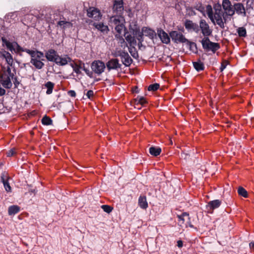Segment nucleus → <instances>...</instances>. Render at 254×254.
Returning <instances> with one entry per match:
<instances>
[{
  "mask_svg": "<svg viewBox=\"0 0 254 254\" xmlns=\"http://www.w3.org/2000/svg\"><path fill=\"white\" fill-rule=\"evenodd\" d=\"M125 51L119 50V51H116L115 53L114 56L115 57H120L121 58Z\"/></svg>",
  "mask_w": 254,
  "mask_h": 254,
  "instance_id": "49530a36",
  "label": "nucleus"
},
{
  "mask_svg": "<svg viewBox=\"0 0 254 254\" xmlns=\"http://www.w3.org/2000/svg\"><path fill=\"white\" fill-rule=\"evenodd\" d=\"M2 45L4 46L5 45L7 49L9 50L10 51H15V48L14 47V45L13 43L10 42L9 41H7L5 38L2 37L1 38Z\"/></svg>",
  "mask_w": 254,
  "mask_h": 254,
  "instance_id": "c756f323",
  "label": "nucleus"
},
{
  "mask_svg": "<svg viewBox=\"0 0 254 254\" xmlns=\"http://www.w3.org/2000/svg\"><path fill=\"white\" fill-rule=\"evenodd\" d=\"M184 25L188 30H192L196 33H198L199 31V28L197 24L193 23L191 20H186Z\"/></svg>",
  "mask_w": 254,
  "mask_h": 254,
  "instance_id": "f8f14e48",
  "label": "nucleus"
},
{
  "mask_svg": "<svg viewBox=\"0 0 254 254\" xmlns=\"http://www.w3.org/2000/svg\"><path fill=\"white\" fill-rule=\"evenodd\" d=\"M83 65V62H82L81 61L78 60L77 62H76V64L74 65L75 68L74 70V71L77 74H81V72L80 71V69H81V65Z\"/></svg>",
  "mask_w": 254,
  "mask_h": 254,
  "instance_id": "72a5a7b5",
  "label": "nucleus"
},
{
  "mask_svg": "<svg viewBox=\"0 0 254 254\" xmlns=\"http://www.w3.org/2000/svg\"><path fill=\"white\" fill-rule=\"evenodd\" d=\"M59 55L54 49H50L45 53V57L50 62H56Z\"/></svg>",
  "mask_w": 254,
  "mask_h": 254,
  "instance_id": "9b49d317",
  "label": "nucleus"
},
{
  "mask_svg": "<svg viewBox=\"0 0 254 254\" xmlns=\"http://www.w3.org/2000/svg\"><path fill=\"white\" fill-rule=\"evenodd\" d=\"M15 87L17 86V85L19 84V82L17 80V78H15V82H14Z\"/></svg>",
  "mask_w": 254,
  "mask_h": 254,
  "instance_id": "052dcab7",
  "label": "nucleus"
},
{
  "mask_svg": "<svg viewBox=\"0 0 254 254\" xmlns=\"http://www.w3.org/2000/svg\"><path fill=\"white\" fill-rule=\"evenodd\" d=\"M249 246L252 251H254V242H252L249 244Z\"/></svg>",
  "mask_w": 254,
  "mask_h": 254,
  "instance_id": "5fc2aeb1",
  "label": "nucleus"
},
{
  "mask_svg": "<svg viewBox=\"0 0 254 254\" xmlns=\"http://www.w3.org/2000/svg\"><path fill=\"white\" fill-rule=\"evenodd\" d=\"M224 20H225V22H226V19H225V18L224 17Z\"/></svg>",
  "mask_w": 254,
  "mask_h": 254,
  "instance_id": "338daca9",
  "label": "nucleus"
},
{
  "mask_svg": "<svg viewBox=\"0 0 254 254\" xmlns=\"http://www.w3.org/2000/svg\"><path fill=\"white\" fill-rule=\"evenodd\" d=\"M9 16H10L11 17L15 16L16 17L17 15H16V12H13V13H11L8 14L7 15V16L8 17Z\"/></svg>",
  "mask_w": 254,
  "mask_h": 254,
  "instance_id": "bf43d9fd",
  "label": "nucleus"
},
{
  "mask_svg": "<svg viewBox=\"0 0 254 254\" xmlns=\"http://www.w3.org/2000/svg\"><path fill=\"white\" fill-rule=\"evenodd\" d=\"M201 43L204 49L211 50L213 53L220 48L219 44L211 42L208 37H204Z\"/></svg>",
  "mask_w": 254,
  "mask_h": 254,
  "instance_id": "f03ea898",
  "label": "nucleus"
},
{
  "mask_svg": "<svg viewBox=\"0 0 254 254\" xmlns=\"http://www.w3.org/2000/svg\"><path fill=\"white\" fill-rule=\"evenodd\" d=\"M157 35L161 42L166 44L170 43V36L163 29L159 28L157 29Z\"/></svg>",
  "mask_w": 254,
  "mask_h": 254,
  "instance_id": "6e6552de",
  "label": "nucleus"
},
{
  "mask_svg": "<svg viewBox=\"0 0 254 254\" xmlns=\"http://www.w3.org/2000/svg\"><path fill=\"white\" fill-rule=\"evenodd\" d=\"M10 77H11L12 78H13V76H14V74L13 73H11V74H9V76H8Z\"/></svg>",
  "mask_w": 254,
  "mask_h": 254,
  "instance_id": "0e129e2a",
  "label": "nucleus"
},
{
  "mask_svg": "<svg viewBox=\"0 0 254 254\" xmlns=\"http://www.w3.org/2000/svg\"><path fill=\"white\" fill-rule=\"evenodd\" d=\"M16 154V151L15 148L11 149L10 150H8L7 153L6 155L7 157H11L13 155H14Z\"/></svg>",
  "mask_w": 254,
  "mask_h": 254,
  "instance_id": "a18cd8bd",
  "label": "nucleus"
},
{
  "mask_svg": "<svg viewBox=\"0 0 254 254\" xmlns=\"http://www.w3.org/2000/svg\"><path fill=\"white\" fill-rule=\"evenodd\" d=\"M214 20H216L217 24H218L221 28H224V22L223 21V19L222 17H219V18H214Z\"/></svg>",
  "mask_w": 254,
  "mask_h": 254,
  "instance_id": "ea45409f",
  "label": "nucleus"
},
{
  "mask_svg": "<svg viewBox=\"0 0 254 254\" xmlns=\"http://www.w3.org/2000/svg\"><path fill=\"white\" fill-rule=\"evenodd\" d=\"M159 87L160 85L158 83L151 84L148 87V90L155 91L159 88Z\"/></svg>",
  "mask_w": 254,
  "mask_h": 254,
  "instance_id": "79ce46f5",
  "label": "nucleus"
},
{
  "mask_svg": "<svg viewBox=\"0 0 254 254\" xmlns=\"http://www.w3.org/2000/svg\"><path fill=\"white\" fill-rule=\"evenodd\" d=\"M138 203L139 206L143 209H146L148 207L146 197L145 195H140L139 197Z\"/></svg>",
  "mask_w": 254,
  "mask_h": 254,
  "instance_id": "412c9836",
  "label": "nucleus"
},
{
  "mask_svg": "<svg viewBox=\"0 0 254 254\" xmlns=\"http://www.w3.org/2000/svg\"><path fill=\"white\" fill-rule=\"evenodd\" d=\"M198 10H199L200 11H201L202 10L200 9H198Z\"/></svg>",
  "mask_w": 254,
  "mask_h": 254,
  "instance_id": "69168bd1",
  "label": "nucleus"
},
{
  "mask_svg": "<svg viewBox=\"0 0 254 254\" xmlns=\"http://www.w3.org/2000/svg\"><path fill=\"white\" fill-rule=\"evenodd\" d=\"M123 64L126 66H129L132 63V60L127 52H125L121 58Z\"/></svg>",
  "mask_w": 254,
  "mask_h": 254,
  "instance_id": "a211bd4d",
  "label": "nucleus"
},
{
  "mask_svg": "<svg viewBox=\"0 0 254 254\" xmlns=\"http://www.w3.org/2000/svg\"><path fill=\"white\" fill-rule=\"evenodd\" d=\"M170 36L174 43H185L187 39L182 32L178 31H172L170 32Z\"/></svg>",
  "mask_w": 254,
  "mask_h": 254,
  "instance_id": "7ed1b4c3",
  "label": "nucleus"
},
{
  "mask_svg": "<svg viewBox=\"0 0 254 254\" xmlns=\"http://www.w3.org/2000/svg\"><path fill=\"white\" fill-rule=\"evenodd\" d=\"M87 16L95 20H99L102 17L100 11L95 7H90L87 10Z\"/></svg>",
  "mask_w": 254,
  "mask_h": 254,
  "instance_id": "1a4fd4ad",
  "label": "nucleus"
},
{
  "mask_svg": "<svg viewBox=\"0 0 254 254\" xmlns=\"http://www.w3.org/2000/svg\"><path fill=\"white\" fill-rule=\"evenodd\" d=\"M0 81L3 87L9 89L12 87V84L9 76H7L5 79L0 78Z\"/></svg>",
  "mask_w": 254,
  "mask_h": 254,
  "instance_id": "a878e982",
  "label": "nucleus"
},
{
  "mask_svg": "<svg viewBox=\"0 0 254 254\" xmlns=\"http://www.w3.org/2000/svg\"><path fill=\"white\" fill-rule=\"evenodd\" d=\"M1 181L3 183L4 189L7 192L11 191V188L10 186L9 183L8 182V177L7 174L5 173H2L1 175Z\"/></svg>",
  "mask_w": 254,
  "mask_h": 254,
  "instance_id": "2eb2a0df",
  "label": "nucleus"
},
{
  "mask_svg": "<svg viewBox=\"0 0 254 254\" xmlns=\"http://www.w3.org/2000/svg\"><path fill=\"white\" fill-rule=\"evenodd\" d=\"M150 154L154 156H157L159 155L161 152V149L159 147L151 146L149 149Z\"/></svg>",
  "mask_w": 254,
  "mask_h": 254,
  "instance_id": "2f4dec72",
  "label": "nucleus"
},
{
  "mask_svg": "<svg viewBox=\"0 0 254 254\" xmlns=\"http://www.w3.org/2000/svg\"><path fill=\"white\" fill-rule=\"evenodd\" d=\"M177 246L181 248L183 246V242L182 240H179L177 241Z\"/></svg>",
  "mask_w": 254,
  "mask_h": 254,
  "instance_id": "3c124183",
  "label": "nucleus"
},
{
  "mask_svg": "<svg viewBox=\"0 0 254 254\" xmlns=\"http://www.w3.org/2000/svg\"><path fill=\"white\" fill-rule=\"evenodd\" d=\"M237 32L240 37H245L247 36L246 29L243 27L238 28L237 29Z\"/></svg>",
  "mask_w": 254,
  "mask_h": 254,
  "instance_id": "58836bf2",
  "label": "nucleus"
},
{
  "mask_svg": "<svg viewBox=\"0 0 254 254\" xmlns=\"http://www.w3.org/2000/svg\"><path fill=\"white\" fill-rule=\"evenodd\" d=\"M186 43L187 47L189 48L190 50L194 54L197 53V48L196 43L191 42L187 39Z\"/></svg>",
  "mask_w": 254,
  "mask_h": 254,
  "instance_id": "b1692460",
  "label": "nucleus"
},
{
  "mask_svg": "<svg viewBox=\"0 0 254 254\" xmlns=\"http://www.w3.org/2000/svg\"><path fill=\"white\" fill-rule=\"evenodd\" d=\"M222 7L226 13L229 15L232 16L235 13L234 6H233L229 0H223L222 2Z\"/></svg>",
  "mask_w": 254,
  "mask_h": 254,
  "instance_id": "0eeeda50",
  "label": "nucleus"
},
{
  "mask_svg": "<svg viewBox=\"0 0 254 254\" xmlns=\"http://www.w3.org/2000/svg\"><path fill=\"white\" fill-rule=\"evenodd\" d=\"M106 66L108 70L112 69H117L121 67V64L117 59H112L106 63Z\"/></svg>",
  "mask_w": 254,
  "mask_h": 254,
  "instance_id": "9d476101",
  "label": "nucleus"
},
{
  "mask_svg": "<svg viewBox=\"0 0 254 254\" xmlns=\"http://www.w3.org/2000/svg\"><path fill=\"white\" fill-rule=\"evenodd\" d=\"M215 12L213 15L214 18H219V17H222L223 12L221 10V6L219 4L215 5L214 6Z\"/></svg>",
  "mask_w": 254,
  "mask_h": 254,
  "instance_id": "7c9ffc66",
  "label": "nucleus"
},
{
  "mask_svg": "<svg viewBox=\"0 0 254 254\" xmlns=\"http://www.w3.org/2000/svg\"><path fill=\"white\" fill-rule=\"evenodd\" d=\"M43 60H30V63L34 66V67L38 69H42L44 66V64L42 62Z\"/></svg>",
  "mask_w": 254,
  "mask_h": 254,
  "instance_id": "bb28decb",
  "label": "nucleus"
},
{
  "mask_svg": "<svg viewBox=\"0 0 254 254\" xmlns=\"http://www.w3.org/2000/svg\"><path fill=\"white\" fill-rule=\"evenodd\" d=\"M121 34H119L118 33V34L116 35V37L119 38V43H120V45L122 47L127 46V44L123 38V37L121 36H120Z\"/></svg>",
  "mask_w": 254,
  "mask_h": 254,
  "instance_id": "37998d69",
  "label": "nucleus"
},
{
  "mask_svg": "<svg viewBox=\"0 0 254 254\" xmlns=\"http://www.w3.org/2000/svg\"><path fill=\"white\" fill-rule=\"evenodd\" d=\"M0 55L5 59L6 62L8 65H12L13 58L12 55L9 52L3 50L0 52Z\"/></svg>",
  "mask_w": 254,
  "mask_h": 254,
  "instance_id": "f3484780",
  "label": "nucleus"
},
{
  "mask_svg": "<svg viewBox=\"0 0 254 254\" xmlns=\"http://www.w3.org/2000/svg\"><path fill=\"white\" fill-rule=\"evenodd\" d=\"M113 9L117 13H121L124 10L123 0H115L114 3Z\"/></svg>",
  "mask_w": 254,
  "mask_h": 254,
  "instance_id": "dca6fc26",
  "label": "nucleus"
},
{
  "mask_svg": "<svg viewBox=\"0 0 254 254\" xmlns=\"http://www.w3.org/2000/svg\"><path fill=\"white\" fill-rule=\"evenodd\" d=\"M234 9L238 14H246L245 8L241 3H237L234 5Z\"/></svg>",
  "mask_w": 254,
  "mask_h": 254,
  "instance_id": "5701e85b",
  "label": "nucleus"
},
{
  "mask_svg": "<svg viewBox=\"0 0 254 254\" xmlns=\"http://www.w3.org/2000/svg\"><path fill=\"white\" fill-rule=\"evenodd\" d=\"M198 26L204 37H208L212 34V30L205 19H202L200 20Z\"/></svg>",
  "mask_w": 254,
  "mask_h": 254,
  "instance_id": "20e7f679",
  "label": "nucleus"
},
{
  "mask_svg": "<svg viewBox=\"0 0 254 254\" xmlns=\"http://www.w3.org/2000/svg\"><path fill=\"white\" fill-rule=\"evenodd\" d=\"M238 193L240 195L242 196L245 198H247L248 197V194L247 190L242 187H239L238 189Z\"/></svg>",
  "mask_w": 254,
  "mask_h": 254,
  "instance_id": "e433bc0d",
  "label": "nucleus"
},
{
  "mask_svg": "<svg viewBox=\"0 0 254 254\" xmlns=\"http://www.w3.org/2000/svg\"><path fill=\"white\" fill-rule=\"evenodd\" d=\"M57 60V61H56L55 63L61 66L65 65L72 61V60L68 55H64L63 57L59 55Z\"/></svg>",
  "mask_w": 254,
  "mask_h": 254,
  "instance_id": "ddd939ff",
  "label": "nucleus"
},
{
  "mask_svg": "<svg viewBox=\"0 0 254 254\" xmlns=\"http://www.w3.org/2000/svg\"><path fill=\"white\" fill-rule=\"evenodd\" d=\"M70 63V66L73 68V70H74L75 68V65L76 64V62H75L74 61L72 60Z\"/></svg>",
  "mask_w": 254,
  "mask_h": 254,
  "instance_id": "603ef678",
  "label": "nucleus"
},
{
  "mask_svg": "<svg viewBox=\"0 0 254 254\" xmlns=\"http://www.w3.org/2000/svg\"><path fill=\"white\" fill-rule=\"evenodd\" d=\"M143 32L146 36H148L151 39H153L156 35L155 32L150 28H145L143 30Z\"/></svg>",
  "mask_w": 254,
  "mask_h": 254,
  "instance_id": "c85d7f7f",
  "label": "nucleus"
},
{
  "mask_svg": "<svg viewBox=\"0 0 254 254\" xmlns=\"http://www.w3.org/2000/svg\"><path fill=\"white\" fill-rule=\"evenodd\" d=\"M20 210V207L16 205L10 206L8 209V213L9 215H14L18 213Z\"/></svg>",
  "mask_w": 254,
  "mask_h": 254,
  "instance_id": "393cba45",
  "label": "nucleus"
},
{
  "mask_svg": "<svg viewBox=\"0 0 254 254\" xmlns=\"http://www.w3.org/2000/svg\"><path fill=\"white\" fill-rule=\"evenodd\" d=\"M101 208L106 212L110 213L113 209V207L108 205H102L101 206Z\"/></svg>",
  "mask_w": 254,
  "mask_h": 254,
  "instance_id": "a19ab883",
  "label": "nucleus"
},
{
  "mask_svg": "<svg viewBox=\"0 0 254 254\" xmlns=\"http://www.w3.org/2000/svg\"><path fill=\"white\" fill-rule=\"evenodd\" d=\"M15 45L16 46V52H24L27 53V51H31L29 49H24V48H22L17 43H15Z\"/></svg>",
  "mask_w": 254,
  "mask_h": 254,
  "instance_id": "c03bdc74",
  "label": "nucleus"
},
{
  "mask_svg": "<svg viewBox=\"0 0 254 254\" xmlns=\"http://www.w3.org/2000/svg\"><path fill=\"white\" fill-rule=\"evenodd\" d=\"M91 67L93 71L100 75L104 71L106 67L104 62L98 60L94 61L92 63Z\"/></svg>",
  "mask_w": 254,
  "mask_h": 254,
  "instance_id": "39448f33",
  "label": "nucleus"
},
{
  "mask_svg": "<svg viewBox=\"0 0 254 254\" xmlns=\"http://www.w3.org/2000/svg\"><path fill=\"white\" fill-rule=\"evenodd\" d=\"M67 94L69 96L72 97H75L76 96V93L74 90H69L67 92Z\"/></svg>",
  "mask_w": 254,
  "mask_h": 254,
  "instance_id": "09e8293b",
  "label": "nucleus"
},
{
  "mask_svg": "<svg viewBox=\"0 0 254 254\" xmlns=\"http://www.w3.org/2000/svg\"><path fill=\"white\" fill-rule=\"evenodd\" d=\"M57 26L60 27L63 30H65L67 28L72 27V23L69 21L65 20H60L58 22Z\"/></svg>",
  "mask_w": 254,
  "mask_h": 254,
  "instance_id": "4be33fe9",
  "label": "nucleus"
},
{
  "mask_svg": "<svg viewBox=\"0 0 254 254\" xmlns=\"http://www.w3.org/2000/svg\"><path fill=\"white\" fill-rule=\"evenodd\" d=\"M184 217L185 216H189V214L187 212H184L181 214Z\"/></svg>",
  "mask_w": 254,
  "mask_h": 254,
  "instance_id": "680f3d73",
  "label": "nucleus"
},
{
  "mask_svg": "<svg viewBox=\"0 0 254 254\" xmlns=\"http://www.w3.org/2000/svg\"><path fill=\"white\" fill-rule=\"evenodd\" d=\"M10 66H8L7 68V72H8V74H11V69H10Z\"/></svg>",
  "mask_w": 254,
  "mask_h": 254,
  "instance_id": "13d9d810",
  "label": "nucleus"
},
{
  "mask_svg": "<svg viewBox=\"0 0 254 254\" xmlns=\"http://www.w3.org/2000/svg\"><path fill=\"white\" fill-rule=\"evenodd\" d=\"M221 201L219 199L210 201L206 205V209L207 212L212 213L213 210L218 208L221 205Z\"/></svg>",
  "mask_w": 254,
  "mask_h": 254,
  "instance_id": "423d86ee",
  "label": "nucleus"
},
{
  "mask_svg": "<svg viewBox=\"0 0 254 254\" xmlns=\"http://www.w3.org/2000/svg\"><path fill=\"white\" fill-rule=\"evenodd\" d=\"M84 71L86 73V74L89 76V77H91L92 75V72L90 71L89 69H87V68L86 69H84Z\"/></svg>",
  "mask_w": 254,
  "mask_h": 254,
  "instance_id": "8fccbe9b",
  "label": "nucleus"
},
{
  "mask_svg": "<svg viewBox=\"0 0 254 254\" xmlns=\"http://www.w3.org/2000/svg\"><path fill=\"white\" fill-rule=\"evenodd\" d=\"M177 217L178 218L179 221H182V223H183L185 221L184 217L182 215H178Z\"/></svg>",
  "mask_w": 254,
  "mask_h": 254,
  "instance_id": "864d4df0",
  "label": "nucleus"
},
{
  "mask_svg": "<svg viewBox=\"0 0 254 254\" xmlns=\"http://www.w3.org/2000/svg\"><path fill=\"white\" fill-rule=\"evenodd\" d=\"M206 12L208 17L210 18L212 22L215 24L214 18L213 17V12L211 6L208 5L206 7Z\"/></svg>",
  "mask_w": 254,
  "mask_h": 254,
  "instance_id": "473e14b6",
  "label": "nucleus"
},
{
  "mask_svg": "<svg viewBox=\"0 0 254 254\" xmlns=\"http://www.w3.org/2000/svg\"><path fill=\"white\" fill-rule=\"evenodd\" d=\"M127 33V30L124 31V36L125 37L126 40L130 44L135 43L136 41L134 38L130 34H128L126 36V35Z\"/></svg>",
  "mask_w": 254,
  "mask_h": 254,
  "instance_id": "4c0bfd02",
  "label": "nucleus"
},
{
  "mask_svg": "<svg viewBox=\"0 0 254 254\" xmlns=\"http://www.w3.org/2000/svg\"><path fill=\"white\" fill-rule=\"evenodd\" d=\"M86 68L85 67V64L83 63V65H81V69L84 70V69H86Z\"/></svg>",
  "mask_w": 254,
  "mask_h": 254,
  "instance_id": "e2e57ef3",
  "label": "nucleus"
},
{
  "mask_svg": "<svg viewBox=\"0 0 254 254\" xmlns=\"http://www.w3.org/2000/svg\"><path fill=\"white\" fill-rule=\"evenodd\" d=\"M27 53L30 55L31 59V60H44L43 59H41L44 57V53L39 51H28Z\"/></svg>",
  "mask_w": 254,
  "mask_h": 254,
  "instance_id": "4468645a",
  "label": "nucleus"
},
{
  "mask_svg": "<svg viewBox=\"0 0 254 254\" xmlns=\"http://www.w3.org/2000/svg\"><path fill=\"white\" fill-rule=\"evenodd\" d=\"M181 157L182 158H184L185 159H187L189 156L186 153H183L181 154Z\"/></svg>",
  "mask_w": 254,
  "mask_h": 254,
  "instance_id": "6e6d98bb",
  "label": "nucleus"
},
{
  "mask_svg": "<svg viewBox=\"0 0 254 254\" xmlns=\"http://www.w3.org/2000/svg\"><path fill=\"white\" fill-rule=\"evenodd\" d=\"M55 86V83L51 81H47L42 85V88H46V94L48 95L51 94Z\"/></svg>",
  "mask_w": 254,
  "mask_h": 254,
  "instance_id": "aec40b11",
  "label": "nucleus"
},
{
  "mask_svg": "<svg viewBox=\"0 0 254 254\" xmlns=\"http://www.w3.org/2000/svg\"><path fill=\"white\" fill-rule=\"evenodd\" d=\"M135 105H140L141 106L147 103L146 99L143 97H137L134 100Z\"/></svg>",
  "mask_w": 254,
  "mask_h": 254,
  "instance_id": "f704fd0d",
  "label": "nucleus"
},
{
  "mask_svg": "<svg viewBox=\"0 0 254 254\" xmlns=\"http://www.w3.org/2000/svg\"><path fill=\"white\" fill-rule=\"evenodd\" d=\"M226 65L224 64H222L220 67V70L221 71H222L225 68H226Z\"/></svg>",
  "mask_w": 254,
  "mask_h": 254,
  "instance_id": "4d7b16f0",
  "label": "nucleus"
},
{
  "mask_svg": "<svg viewBox=\"0 0 254 254\" xmlns=\"http://www.w3.org/2000/svg\"><path fill=\"white\" fill-rule=\"evenodd\" d=\"M110 25L114 27L116 31L119 34H121L123 31H126L125 26V19L124 17L120 15L113 16L110 17Z\"/></svg>",
  "mask_w": 254,
  "mask_h": 254,
  "instance_id": "f257e3e1",
  "label": "nucleus"
},
{
  "mask_svg": "<svg viewBox=\"0 0 254 254\" xmlns=\"http://www.w3.org/2000/svg\"><path fill=\"white\" fill-rule=\"evenodd\" d=\"M86 96L87 97V98L90 99L94 96V92H93V91L92 90H88L87 91L86 94Z\"/></svg>",
  "mask_w": 254,
  "mask_h": 254,
  "instance_id": "de8ad7c7",
  "label": "nucleus"
},
{
  "mask_svg": "<svg viewBox=\"0 0 254 254\" xmlns=\"http://www.w3.org/2000/svg\"><path fill=\"white\" fill-rule=\"evenodd\" d=\"M93 25L98 30L104 34L107 33L109 31L108 26L104 25L103 23L94 22Z\"/></svg>",
  "mask_w": 254,
  "mask_h": 254,
  "instance_id": "6ab92c4d",
  "label": "nucleus"
},
{
  "mask_svg": "<svg viewBox=\"0 0 254 254\" xmlns=\"http://www.w3.org/2000/svg\"><path fill=\"white\" fill-rule=\"evenodd\" d=\"M192 64L195 69L198 72L202 71L204 69V64L200 60L193 62Z\"/></svg>",
  "mask_w": 254,
  "mask_h": 254,
  "instance_id": "cd10ccee",
  "label": "nucleus"
},
{
  "mask_svg": "<svg viewBox=\"0 0 254 254\" xmlns=\"http://www.w3.org/2000/svg\"><path fill=\"white\" fill-rule=\"evenodd\" d=\"M41 121L42 124L46 126L51 125L53 122L52 119L46 115L44 116Z\"/></svg>",
  "mask_w": 254,
  "mask_h": 254,
  "instance_id": "c9c22d12",
  "label": "nucleus"
}]
</instances>
